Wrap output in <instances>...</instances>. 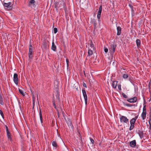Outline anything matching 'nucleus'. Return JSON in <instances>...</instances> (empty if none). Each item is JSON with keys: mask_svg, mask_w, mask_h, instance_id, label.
I'll use <instances>...</instances> for the list:
<instances>
[{"mask_svg": "<svg viewBox=\"0 0 151 151\" xmlns=\"http://www.w3.org/2000/svg\"><path fill=\"white\" fill-rule=\"evenodd\" d=\"M13 4H12V2H8V3H6L5 0H4L3 1V4L5 8L7 10H11L12 9V5Z\"/></svg>", "mask_w": 151, "mask_h": 151, "instance_id": "f257e3e1", "label": "nucleus"}, {"mask_svg": "<svg viewBox=\"0 0 151 151\" xmlns=\"http://www.w3.org/2000/svg\"><path fill=\"white\" fill-rule=\"evenodd\" d=\"M138 117V115H136L134 118H132L130 120V126L129 128V130H132L134 129L135 123Z\"/></svg>", "mask_w": 151, "mask_h": 151, "instance_id": "f03ea898", "label": "nucleus"}, {"mask_svg": "<svg viewBox=\"0 0 151 151\" xmlns=\"http://www.w3.org/2000/svg\"><path fill=\"white\" fill-rule=\"evenodd\" d=\"M120 119V122L123 124H128L129 123V119L125 116H121Z\"/></svg>", "mask_w": 151, "mask_h": 151, "instance_id": "7ed1b4c3", "label": "nucleus"}, {"mask_svg": "<svg viewBox=\"0 0 151 151\" xmlns=\"http://www.w3.org/2000/svg\"><path fill=\"white\" fill-rule=\"evenodd\" d=\"M28 55L29 57V58H32L33 57V49L32 48V46L31 44H30L29 45Z\"/></svg>", "mask_w": 151, "mask_h": 151, "instance_id": "20e7f679", "label": "nucleus"}, {"mask_svg": "<svg viewBox=\"0 0 151 151\" xmlns=\"http://www.w3.org/2000/svg\"><path fill=\"white\" fill-rule=\"evenodd\" d=\"M146 105H145L143 106V111L141 115V116L143 120H145L146 118Z\"/></svg>", "mask_w": 151, "mask_h": 151, "instance_id": "39448f33", "label": "nucleus"}, {"mask_svg": "<svg viewBox=\"0 0 151 151\" xmlns=\"http://www.w3.org/2000/svg\"><path fill=\"white\" fill-rule=\"evenodd\" d=\"M82 92L85 100V104L86 105L88 102V97L84 88L82 90Z\"/></svg>", "mask_w": 151, "mask_h": 151, "instance_id": "423d86ee", "label": "nucleus"}, {"mask_svg": "<svg viewBox=\"0 0 151 151\" xmlns=\"http://www.w3.org/2000/svg\"><path fill=\"white\" fill-rule=\"evenodd\" d=\"M18 75L16 73L14 74L13 76V81L17 85L18 84Z\"/></svg>", "mask_w": 151, "mask_h": 151, "instance_id": "0eeeda50", "label": "nucleus"}, {"mask_svg": "<svg viewBox=\"0 0 151 151\" xmlns=\"http://www.w3.org/2000/svg\"><path fill=\"white\" fill-rule=\"evenodd\" d=\"M102 10V6L101 5L99 9V10L98 12L97 13V17L98 19V20L99 21L100 20V18H101V12Z\"/></svg>", "mask_w": 151, "mask_h": 151, "instance_id": "6e6552de", "label": "nucleus"}, {"mask_svg": "<svg viewBox=\"0 0 151 151\" xmlns=\"http://www.w3.org/2000/svg\"><path fill=\"white\" fill-rule=\"evenodd\" d=\"M111 47L109 49L110 51L113 54L114 52L116 46V45L114 44H113L111 45Z\"/></svg>", "mask_w": 151, "mask_h": 151, "instance_id": "1a4fd4ad", "label": "nucleus"}, {"mask_svg": "<svg viewBox=\"0 0 151 151\" xmlns=\"http://www.w3.org/2000/svg\"><path fill=\"white\" fill-rule=\"evenodd\" d=\"M28 6L32 8L35 6V1L34 0H30L29 2Z\"/></svg>", "mask_w": 151, "mask_h": 151, "instance_id": "9d476101", "label": "nucleus"}, {"mask_svg": "<svg viewBox=\"0 0 151 151\" xmlns=\"http://www.w3.org/2000/svg\"><path fill=\"white\" fill-rule=\"evenodd\" d=\"M137 100V97H134L132 98L128 99L127 101L130 103H135L136 102Z\"/></svg>", "mask_w": 151, "mask_h": 151, "instance_id": "9b49d317", "label": "nucleus"}, {"mask_svg": "<svg viewBox=\"0 0 151 151\" xmlns=\"http://www.w3.org/2000/svg\"><path fill=\"white\" fill-rule=\"evenodd\" d=\"M136 145V142L135 140H133L129 142V145L132 148L135 147Z\"/></svg>", "mask_w": 151, "mask_h": 151, "instance_id": "f8f14e48", "label": "nucleus"}, {"mask_svg": "<svg viewBox=\"0 0 151 151\" xmlns=\"http://www.w3.org/2000/svg\"><path fill=\"white\" fill-rule=\"evenodd\" d=\"M39 114L40 116V119L41 124H42L43 123L42 115V112L41 110L40 109H39Z\"/></svg>", "mask_w": 151, "mask_h": 151, "instance_id": "ddd939ff", "label": "nucleus"}, {"mask_svg": "<svg viewBox=\"0 0 151 151\" xmlns=\"http://www.w3.org/2000/svg\"><path fill=\"white\" fill-rule=\"evenodd\" d=\"M138 134L141 139H142L144 137V133L142 131L139 130L138 132Z\"/></svg>", "mask_w": 151, "mask_h": 151, "instance_id": "4468645a", "label": "nucleus"}, {"mask_svg": "<svg viewBox=\"0 0 151 151\" xmlns=\"http://www.w3.org/2000/svg\"><path fill=\"white\" fill-rule=\"evenodd\" d=\"M7 136L8 139H9L11 141H12V139L11 137V134L10 131L6 132Z\"/></svg>", "mask_w": 151, "mask_h": 151, "instance_id": "2eb2a0df", "label": "nucleus"}, {"mask_svg": "<svg viewBox=\"0 0 151 151\" xmlns=\"http://www.w3.org/2000/svg\"><path fill=\"white\" fill-rule=\"evenodd\" d=\"M56 46L55 45L54 40H53L52 43V46L51 47V49L53 51H55L56 50Z\"/></svg>", "mask_w": 151, "mask_h": 151, "instance_id": "dca6fc26", "label": "nucleus"}, {"mask_svg": "<svg viewBox=\"0 0 151 151\" xmlns=\"http://www.w3.org/2000/svg\"><path fill=\"white\" fill-rule=\"evenodd\" d=\"M88 45H89V44H88ZM90 47V48H91V49H92L94 51H95L96 50L95 49V47H94V44L92 41H91L90 43L89 44Z\"/></svg>", "mask_w": 151, "mask_h": 151, "instance_id": "f3484780", "label": "nucleus"}, {"mask_svg": "<svg viewBox=\"0 0 151 151\" xmlns=\"http://www.w3.org/2000/svg\"><path fill=\"white\" fill-rule=\"evenodd\" d=\"M88 56H91L93 54V51H94L92 49H91L89 47L88 48Z\"/></svg>", "mask_w": 151, "mask_h": 151, "instance_id": "a211bd4d", "label": "nucleus"}, {"mask_svg": "<svg viewBox=\"0 0 151 151\" xmlns=\"http://www.w3.org/2000/svg\"><path fill=\"white\" fill-rule=\"evenodd\" d=\"M117 35H119L121 33V29L120 27L118 26L117 27Z\"/></svg>", "mask_w": 151, "mask_h": 151, "instance_id": "6ab92c4d", "label": "nucleus"}, {"mask_svg": "<svg viewBox=\"0 0 151 151\" xmlns=\"http://www.w3.org/2000/svg\"><path fill=\"white\" fill-rule=\"evenodd\" d=\"M0 104L1 105H3L4 104V102H3V97L2 96V94L1 93H0Z\"/></svg>", "mask_w": 151, "mask_h": 151, "instance_id": "aec40b11", "label": "nucleus"}, {"mask_svg": "<svg viewBox=\"0 0 151 151\" xmlns=\"http://www.w3.org/2000/svg\"><path fill=\"white\" fill-rule=\"evenodd\" d=\"M136 43L137 47H139L140 45L141 41L140 40L138 39H137L136 40Z\"/></svg>", "mask_w": 151, "mask_h": 151, "instance_id": "412c9836", "label": "nucleus"}, {"mask_svg": "<svg viewBox=\"0 0 151 151\" xmlns=\"http://www.w3.org/2000/svg\"><path fill=\"white\" fill-rule=\"evenodd\" d=\"M117 82L116 81H114L112 83V86L114 88H116L117 85Z\"/></svg>", "mask_w": 151, "mask_h": 151, "instance_id": "4be33fe9", "label": "nucleus"}, {"mask_svg": "<svg viewBox=\"0 0 151 151\" xmlns=\"http://www.w3.org/2000/svg\"><path fill=\"white\" fill-rule=\"evenodd\" d=\"M52 145L54 147L57 148L58 146V145L56 142L55 141H53L52 142Z\"/></svg>", "mask_w": 151, "mask_h": 151, "instance_id": "5701e85b", "label": "nucleus"}, {"mask_svg": "<svg viewBox=\"0 0 151 151\" xmlns=\"http://www.w3.org/2000/svg\"><path fill=\"white\" fill-rule=\"evenodd\" d=\"M59 3L58 2H55V7L56 10H58V8H59V6H58Z\"/></svg>", "mask_w": 151, "mask_h": 151, "instance_id": "b1692460", "label": "nucleus"}, {"mask_svg": "<svg viewBox=\"0 0 151 151\" xmlns=\"http://www.w3.org/2000/svg\"><path fill=\"white\" fill-rule=\"evenodd\" d=\"M19 93L22 94L23 96H25V93L24 91L21 89H19Z\"/></svg>", "mask_w": 151, "mask_h": 151, "instance_id": "393cba45", "label": "nucleus"}, {"mask_svg": "<svg viewBox=\"0 0 151 151\" xmlns=\"http://www.w3.org/2000/svg\"><path fill=\"white\" fill-rule=\"evenodd\" d=\"M42 47L45 49L47 48V44L46 42H43L42 45Z\"/></svg>", "mask_w": 151, "mask_h": 151, "instance_id": "a878e982", "label": "nucleus"}, {"mask_svg": "<svg viewBox=\"0 0 151 151\" xmlns=\"http://www.w3.org/2000/svg\"><path fill=\"white\" fill-rule=\"evenodd\" d=\"M128 77V74H124L123 75V77L124 78L126 79Z\"/></svg>", "mask_w": 151, "mask_h": 151, "instance_id": "bb28decb", "label": "nucleus"}, {"mask_svg": "<svg viewBox=\"0 0 151 151\" xmlns=\"http://www.w3.org/2000/svg\"><path fill=\"white\" fill-rule=\"evenodd\" d=\"M0 114L1 115L2 117L4 118V114L2 111V110L0 109Z\"/></svg>", "mask_w": 151, "mask_h": 151, "instance_id": "cd10ccee", "label": "nucleus"}, {"mask_svg": "<svg viewBox=\"0 0 151 151\" xmlns=\"http://www.w3.org/2000/svg\"><path fill=\"white\" fill-rule=\"evenodd\" d=\"M104 52L106 53H107L108 52V48H107L106 47H104Z\"/></svg>", "mask_w": 151, "mask_h": 151, "instance_id": "c85d7f7f", "label": "nucleus"}, {"mask_svg": "<svg viewBox=\"0 0 151 151\" xmlns=\"http://www.w3.org/2000/svg\"><path fill=\"white\" fill-rule=\"evenodd\" d=\"M122 96L125 98H127V96L124 93H122Z\"/></svg>", "mask_w": 151, "mask_h": 151, "instance_id": "c756f323", "label": "nucleus"}, {"mask_svg": "<svg viewBox=\"0 0 151 151\" xmlns=\"http://www.w3.org/2000/svg\"><path fill=\"white\" fill-rule=\"evenodd\" d=\"M124 105L128 107H131V106H132V105L131 104H125Z\"/></svg>", "mask_w": 151, "mask_h": 151, "instance_id": "7c9ffc66", "label": "nucleus"}, {"mask_svg": "<svg viewBox=\"0 0 151 151\" xmlns=\"http://www.w3.org/2000/svg\"><path fill=\"white\" fill-rule=\"evenodd\" d=\"M54 32L55 34H56L58 32V29L56 28H55L54 29Z\"/></svg>", "mask_w": 151, "mask_h": 151, "instance_id": "2f4dec72", "label": "nucleus"}, {"mask_svg": "<svg viewBox=\"0 0 151 151\" xmlns=\"http://www.w3.org/2000/svg\"><path fill=\"white\" fill-rule=\"evenodd\" d=\"M66 62L67 63V67H68V66L69 61L68 59H66Z\"/></svg>", "mask_w": 151, "mask_h": 151, "instance_id": "473e14b6", "label": "nucleus"}, {"mask_svg": "<svg viewBox=\"0 0 151 151\" xmlns=\"http://www.w3.org/2000/svg\"><path fill=\"white\" fill-rule=\"evenodd\" d=\"M83 87H85L86 88H87V85H86V84L85 83H84V82L83 83Z\"/></svg>", "mask_w": 151, "mask_h": 151, "instance_id": "72a5a7b5", "label": "nucleus"}, {"mask_svg": "<svg viewBox=\"0 0 151 151\" xmlns=\"http://www.w3.org/2000/svg\"><path fill=\"white\" fill-rule=\"evenodd\" d=\"M90 141L93 144V143H94V140H93V139H92V138H90Z\"/></svg>", "mask_w": 151, "mask_h": 151, "instance_id": "f704fd0d", "label": "nucleus"}, {"mask_svg": "<svg viewBox=\"0 0 151 151\" xmlns=\"http://www.w3.org/2000/svg\"><path fill=\"white\" fill-rule=\"evenodd\" d=\"M118 88L119 90H121V85H118Z\"/></svg>", "mask_w": 151, "mask_h": 151, "instance_id": "c9c22d12", "label": "nucleus"}, {"mask_svg": "<svg viewBox=\"0 0 151 151\" xmlns=\"http://www.w3.org/2000/svg\"><path fill=\"white\" fill-rule=\"evenodd\" d=\"M5 127H6V132H7V131H9L8 127L6 125H5Z\"/></svg>", "mask_w": 151, "mask_h": 151, "instance_id": "e433bc0d", "label": "nucleus"}, {"mask_svg": "<svg viewBox=\"0 0 151 151\" xmlns=\"http://www.w3.org/2000/svg\"><path fill=\"white\" fill-rule=\"evenodd\" d=\"M129 7L131 9L133 8V6L131 4H129Z\"/></svg>", "mask_w": 151, "mask_h": 151, "instance_id": "4c0bfd02", "label": "nucleus"}, {"mask_svg": "<svg viewBox=\"0 0 151 151\" xmlns=\"http://www.w3.org/2000/svg\"><path fill=\"white\" fill-rule=\"evenodd\" d=\"M131 10L132 12V14L133 13L134 14V10L133 8L131 9Z\"/></svg>", "mask_w": 151, "mask_h": 151, "instance_id": "58836bf2", "label": "nucleus"}, {"mask_svg": "<svg viewBox=\"0 0 151 151\" xmlns=\"http://www.w3.org/2000/svg\"><path fill=\"white\" fill-rule=\"evenodd\" d=\"M149 124H151V118L149 119Z\"/></svg>", "mask_w": 151, "mask_h": 151, "instance_id": "ea45409f", "label": "nucleus"}, {"mask_svg": "<svg viewBox=\"0 0 151 151\" xmlns=\"http://www.w3.org/2000/svg\"><path fill=\"white\" fill-rule=\"evenodd\" d=\"M53 106H54V108H55L56 107V106L55 104L54 103H53Z\"/></svg>", "mask_w": 151, "mask_h": 151, "instance_id": "a19ab883", "label": "nucleus"}, {"mask_svg": "<svg viewBox=\"0 0 151 151\" xmlns=\"http://www.w3.org/2000/svg\"><path fill=\"white\" fill-rule=\"evenodd\" d=\"M149 129H150V130H151V124H149Z\"/></svg>", "mask_w": 151, "mask_h": 151, "instance_id": "79ce46f5", "label": "nucleus"}, {"mask_svg": "<svg viewBox=\"0 0 151 151\" xmlns=\"http://www.w3.org/2000/svg\"><path fill=\"white\" fill-rule=\"evenodd\" d=\"M19 108L20 109V110H22V107H21V105H20L19 106Z\"/></svg>", "mask_w": 151, "mask_h": 151, "instance_id": "37998d69", "label": "nucleus"}, {"mask_svg": "<svg viewBox=\"0 0 151 151\" xmlns=\"http://www.w3.org/2000/svg\"><path fill=\"white\" fill-rule=\"evenodd\" d=\"M19 106L20 105H21V103L19 102Z\"/></svg>", "mask_w": 151, "mask_h": 151, "instance_id": "c03bdc74", "label": "nucleus"}, {"mask_svg": "<svg viewBox=\"0 0 151 151\" xmlns=\"http://www.w3.org/2000/svg\"><path fill=\"white\" fill-rule=\"evenodd\" d=\"M151 100V96L150 98V99L149 100V101L150 102Z\"/></svg>", "mask_w": 151, "mask_h": 151, "instance_id": "a18cd8bd", "label": "nucleus"}, {"mask_svg": "<svg viewBox=\"0 0 151 151\" xmlns=\"http://www.w3.org/2000/svg\"><path fill=\"white\" fill-rule=\"evenodd\" d=\"M5 1H6V3H8V2H7L6 1V0H5Z\"/></svg>", "mask_w": 151, "mask_h": 151, "instance_id": "49530a36", "label": "nucleus"}]
</instances>
